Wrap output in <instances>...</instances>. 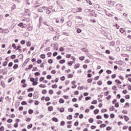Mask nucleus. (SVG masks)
Listing matches in <instances>:
<instances>
[{
    "label": "nucleus",
    "mask_w": 131,
    "mask_h": 131,
    "mask_svg": "<svg viewBox=\"0 0 131 131\" xmlns=\"http://www.w3.org/2000/svg\"><path fill=\"white\" fill-rule=\"evenodd\" d=\"M71 59L73 60L72 61L68 62V65L69 66H72L73 64H74L76 61V58L74 56H72Z\"/></svg>",
    "instance_id": "1"
},
{
    "label": "nucleus",
    "mask_w": 131,
    "mask_h": 131,
    "mask_svg": "<svg viewBox=\"0 0 131 131\" xmlns=\"http://www.w3.org/2000/svg\"><path fill=\"white\" fill-rule=\"evenodd\" d=\"M43 83H48L49 82V81L48 80H45V77H41L39 78V82H42Z\"/></svg>",
    "instance_id": "2"
},
{
    "label": "nucleus",
    "mask_w": 131,
    "mask_h": 131,
    "mask_svg": "<svg viewBox=\"0 0 131 131\" xmlns=\"http://www.w3.org/2000/svg\"><path fill=\"white\" fill-rule=\"evenodd\" d=\"M21 83H22L21 86L23 88H27V84L26 83V80H25V79L21 80Z\"/></svg>",
    "instance_id": "3"
},
{
    "label": "nucleus",
    "mask_w": 131,
    "mask_h": 131,
    "mask_svg": "<svg viewBox=\"0 0 131 131\" xmlns=\"http://www.w3.org/2000/svg\"><path fill=\"white\" fill-rule=\"evenodd\" d=\"M17 26H18V27H21V28L23 29L26 28V27H27V25L26 24H23V23H20L17 25Z\"/></svg>",
    "instance_id": "4"
},
{
    "label": "nucleus",
    "mask_w": 131,
    "mask_h": 131,
    "mask_svg": "<svg viewBox=\"0 0 131 131\" xmlns=\"http://www.w3.org/2000/svg\"><path fill=\"white\" fill-rule=\"evenodd\" d=\"M67 124H69L67 125V128H71V127H72V121H69L67 122Z\"/></svg>",
    "instance_id": "5"
},
{
    "label": "nucleus",
    "mask_w": 131,
    "mask_h": 131,
    "mask_svg": "<svg viewBox=\"0 0 131 131\" xmlns=\"http://www.w3.org/2000/svg\"><path fill=\"white\" fill-rule=\"evenodd\" d=\"M32 68H33V65L32 64H30L28 66V68H26L25 70L26 71H28V70H30Z\"/></svg>",
    "instance_id": "6"
},
{
    "label": "nucleus",
    "mask_w": 131,
    "mask_h": 131,
    "mask_svg": "<svg viewBox=\"0 0 131 131\" xmlns=\"http://www.w3.org/2000/svg\"><path fill=\"white\" fill-rule=\"evenodd\" d=\"M58 82H59V78H58V77H56V78L55 79V80H51L52 83H55V82L56 83H57Z\"/></svg>",
    "instance_id": "7"
},
{
    "label": "nucleus",
    "mask_w": 131,
    "mask_h": 131,
    "mask_svg": "<svg viewBox=\"0 0 131 131\" xmlns=\"http://www.w3.org/2000/svg\"><path fill=\"white\" fill-rule=\"evenodd\" d=\"M47 110L49 112H51V111L54 110V107L53 106H50L48 107Z\"/></svg>",
    "instance_id": "8"
},
{
    "label": "nucleus",
    "mask_w": 131,
    "mask_h": 131,
    "mask_svg": "<svg viewBox=\"0 0 131 131\" xmlns=\"http://www.w3.org/2000/svg\"><path fill=\"white\" fill-rule=\"evenodd\" d=\"M116 64L118 65H123L124 64V62L122 61V60H119L118 61H116Z\"/></svg>",
    "instance_id": "9"
},
{
    "label": "nucleus",
    "mask_w": 131,
    "mask_h": 131,
    "mask_svg": "<svg viewBox=\"0 0 131 131\" xmlns=\"http://www.w3.org/2000/svg\"><path fill=\"white\" fill-rule=\"evenodd\" d=\"M39 88H40L41 89H45L47 88V85L43 84H40L39 85Z\"/></svg>",
    "instance_id": "10"
},
{
    "label": "nucleus",
    "mask_w": 131,
    "mask_h": 131,
    "mask_svg": "<svg viewBox=\"0 0 131 131\" xmlns=\"http://www.w3.org/2000/svg\"><path fill=\"white\" fill-rule=\"evenodd\" d=\"M80 67V64L79 63H76L75 64L74 68L75 69H77V68H79Z\"/></svg>",
    "instance_id": "11"
},
{
    "label": "nucleus",
    "mask_w": 131,
    "mask_h": 131,
    "mask_svg": "<svg viewBox=\"0 0 131 131\" xmlns=\"http://www.w3.org/2000/svg\"><path fill=\"white\" fill-rule=\"evenodd\" d=\"M66 62V60L65 59H61L59 61V64H64V63Z\"/></svg>",
    "instance_id": "12"
},
{
    "label": "nucleus",
    "mask_w": 131,
    "mask_h": 131,
    "mask_svg": "<svg viewBox=\"0 0 131 131\" xmlns=\"http://www.w3.org/2000/svg\"><path fill=\"white\" fill-rule=\"evenodd\" d=\"M52 121H54V122H58L59 121V120L58 119V118H56V117H53L52 119Z\"/></svg>",
    "instance_id": "13"
},
{
    "label": "nucleus",
    "mask_w": 131,
    "mask_h": 131,
    "mask_svg": "<svg viewBox=\"0 0 131 131\" xmlns=\"http://www.w3.org/2000/svg\"><path fill=\"white\" fill-rule=\"evenodd\" d=\"M1 84L2 87L4 88H6V83H5V82L4 81H1Z\"/></svg>",
    "instance_id": "14"
},
{
    "label": "nucleus",
    "mask_w": 131,
    "mask_h": 131,
    "mask_svg": "<svg viewBox=\"0 0 131 131\" xmlns=\"http://www.w3.org/2000/svg\"><path fill=\"white\" fill-rule=\"evenodd\" d=\"M41 93H42V95H47L48 91H47V90L44 89L41 91Z\"/></svg>",
    "instance_id": "15"
},
{
    "label": "nucleus",
    "mask_w": 131,
    "mask_h": 131,
    "mask_svg": "<svg viewBox=\"0 0 131 131\" xmlns=\"http://www.w3.org/2000/svg\"><path fill=\"white\" fill-rule=\"evenodd\" d=\"M27 91L29 93H30V92H33V91H34V89L33 88H30L28 89Z\"/></svg>",
    "instance_id": "16"
},
{
    "label": "nucleus",
    "mask_w": 131,
    "mask_h": 131,
    "mask_svg": "<svg viewBox=\"0 0 131 131\" xmlns=\"http://www.w3.org/2000/svg\"><path fill=\"white\" fill-rule=\"evenodd\" d=\"M128 107H129V103L126 102L124 105V108H128Z\"/></svg>",
    "instance_id": "17"
},
{
    "label": "nucleus",
    "mask_w": 131,
    "mask_h": 131,
    "mask_svg": "<svg viewBox=\"0 0 131 131\" xmlns=\"http://www.w3.org/2000/svg\"><path fill=\"white\" fill-rule=\"evenodd\" d=\"M46 102H49V101H51V98L49 96H46L45 97Z\"/></svg>",
    "instance_id": "18"
},
{
    "label": "nucleus",
    "mask_w": 131,
    "mask_h": 131,
    "mask_svg": "<svg viewBox=\"0 0 131 131\" xmlns=\"http://www.w3.org/2000/svg\"><path fill=\"white\" fill-rule=\"evenodd\" d=\"M64 102H65V100H64V99H63L62 98H60L59 100V103H60V104H63Z\"/></svg>",
    "instance_id": "19"
},
{
    "label": "nucleus",
    "mask_w": 131,
    "mask_h": 131,
    "mask_svg": "<svg viewBox=\"0 0 131 131\" xmlns=\"http://www.w3.org/2000/svg\"><path fill=\"white\" fill-rule=\"evenodd\" d=\"M66 57L67 59H70V58H72V56H71V54H67Z\"/></svg>",
    "instance_id": "20"
},
{
    "label": "nucleus",
    "mask_w": 131,
    "mask_h": 131,
    "mask_svg": "<svg viewBox=\"0 0 131 131\" xmlns=\"http://www.w3.org/2000/svg\"><path fill=\"white\" fill-rule=\"evenodd\" d=\"M26 46L27 47H31V42L30 41H28L26 42Z\"/></svg>",
    "instance_id": "21"
},
{
    "label": "nucleus",
    "mask_w": 131,
    "mask_h": 131,
    "mask_svg": "<svg viewBox=\"0 0 131 131\" xmlns=\"http://www.w3.org/2000/svg\"><path fill=\"white\" fill-rule=\"evenodd\" d=\"M40 58L42 59H45L46 58V54H41L40 55Z\"/></svg>",
    "instance_id": "22"
},
{
    "label": "nucleus",
    "mask_w": 131,
    "mask_h": 131,
    "mask_svg": "<svg viewBox=\"0 0 131 131\" xmlns=\"http://www.w3.org/2000/svg\"><path fill=\"white\" fill-rule=\"evenodd\" d=\"M120 32H121V33H125V30L123 29V28H120Z\"/></svg>",
    "instance_id": "23"
},
{
    "label": "nucleus",
    "mask_w": 131,
    "mask_h": 131,
    "mask_svg": "<svg viewBox=\"0 0 131 131\" xmlns=\"http://www.w3.org/2000/svg\"><path fill=\"white\" fill-rule=\"evenodd\" d=\"M115 82H116L117 84H121V82L118 79L115 80Z\"/></svg>",
    "instance_id": "24"
},
{
    "label": "nucleus",
    "mask_w": 131,
    "mask_h": 131,
    "mask_svg": "<svg viewBox=\"0 0 131 131\" xmlns=\"http://www.w3.org/2000/svg\"><path fill=\"white\" fill-rule=\"evenodd\" d=\"M28 30L31 31L32 29H33V28L32 26H30V24H29V27H28Z\"/></svg>",
    "instance_id": "25"
},
{
    "label": "nucleus",
    "mask_w": 131,
    "mask_h": 131,
    "mask_svg": "<svg viewBox=\"0 0 131 131\" xmlns=\"http://www.w3.org/2000/svg\"><path fill=\"white\" fill-rule=\"evenodd\" d=\"M124 120H125L126 121V122H127V121H128L129 120V118H128V117L127 116H124Z\"/></svg>",
    "instance_id": "26"
},
{
    "label": "nucleus",
    "mask_w": 131,
    "mask_h": 131,
    "mask_svg": "<svg viewBox=\"0 0 131 131\" xmlns=\"http://www.w3.org/2000/svg\"><path fill=\"white\" fill-rule=\"evenodd\" d=\"M73 77V74H69L68 75V78H72Z\"/></svg>",
    "instance_id": "27"
},
{
    "label": "nucleus",
    "mask_w": 131,
    "mask_h": 131,
    "mask_svg": "<svg viewBox=\"0 0 131 131\" xmlns=\"http://www.w3.org/2000/svg\"><path fill=\"white\" fill-rule=\"evenodd\" d=\"M126 85L127 86L128 91H131V85L130 84H126Z\"/></svg>",
    "instance_id": "28"
},
{
    "label": "nucleus",
    "mask_w": 131,
    "mask_h": 131,
    "mask_svg": "<svg viewBox=\"0 0 131 131\" xmlns=\"http://www.w3.org/2000/svg\"><path fill=\"white\" fill-rule=\"evenodd\" d=\"M41 62H42V60H41V59H37V60L36 61V63H37V64H41Z\"/></svg>",
    "instance_id": "29"
},
{
    "label": "nucleus",
    "mask_w": 131,
    "mask_h": 131,
    "mask_svg": "<svg viewBox=\"0 0 131 131\" xmlns=\"http://www.w3.org/2000/svg\"><path fill=\"white\" fill-rule=\"evenodd\" d=\"M51 74H56V73H57V71H56V70H52L51 71Z\"/></svg>",
    "instance_id": "30"
},
{
    "label": "nucleus",
    "mask_w": 131,
    "mask_h": 131,
    "mask_svg": "<svg viewBox=\"0 0 131 131\" xmlns=\"http://www.w3.org/2000/svg\"><path fill=\"white\" fill-rule=\"evenodd\" d=\"M125 99H126V100H129L130 96H129V95H125Z\"/></svg>",
    "instance_id": "31"
},
{
    "label": "nucleus",
    "mask_w": 131,
    "mask_h": 131,
    "mask_svg": "<svg viewBox=\"0 0 131 131\" xmlns=\"http://www.w3.org/2000/svg\"><path fill=\"white\" fill-rule=\"evenodd\" d=\"M112 89L113 90V91H118V89H117V87H116V86H113L112 87Z\"/></svg>",
    "instance_id": "32"
},
{
    "label": "nucleus",
    "mask_w": 131,
    "mask_h": 131,
    "mask_svg": "<svg viewBox=\"0 0 131 131\" xmlns=\"http://www.w3.org/2000/svg\"><path fill=\"white\" fill-rule=\"evenodd\" d=\"M93 81V79L92 78H89L87 80V82H88V83H92Z\"/></svg>",
    "instance_id": "33"
},
{
    "label": "nucleus",
    "mask_w": 131,
    "mask_h": 131,
    "mask_svg": "<svg viewBox=\"0 0 131 131\" xmlns=\"http://www.w3.org/2000/svg\"><path fill=\"white\" fill-rule=\"evenodd\" d=\"M40 68H45V62H42L39 66Z\"/></svg>",
    "instance_id": "34"
},
{
    "label": "nucleus",
    "mask_w": 131,
    "mask_h": 131,
    "mask_svg": "<svg viewBox=\"0 0 131 131\" xmlns=\"http://www.w3.org/2000/svg\"><path fill=\"white\" fill-rule=\"evenodd\" d=\"M101 113H105V112H107V109H106V108H102L101 110Z\"/></svg>",
    "instance_id": "35"
},
{
    "label": "nucleus",
    "mask_w": 131,
    "mask_h": 131,
    "mask_svg": "<svg viewBox=\"0 0 131 131\" xmlns=\"http://www.w3.org/2000/svg\"><path fill=\"white\" fill-rule=\"evenodd\" d=\"M48 93H49V95H53V94H54V91H53L52 90H50L48 91Z\"/></svg>",
    "instance_id": "36"
},
{
    "label": "nucleus",
    "mask_w": 131,
    "mask_h": 131,
    "mask_svg": "<svg viewBox=\"0 0 131 131\" xmlns=\"http://www.w3.org/2000/svg\"><path fill=\"white\" fill-rule=\"evenodd\" d=\"M52 88V89H57V88H58V85L56 84H53Z\"/></svg>",
    "instance_id": "37"
},
{
    "label": "nucleus",
    "mask_w": 131,
    "mask_h": 131,
    "mask_svg": "<svg viewBox=\"0 0 131 131\" xmlns=\"http://www.w3.org/2000/svg\"><path fill=\"white\" fill-rule=\"evenodd\" d=\"M67 119H68L69 120H71V119H72V115H70L67 117Z\"/></svg>",
    "instance_id": "38"
},
{
    "label": "nucleus",
    "mask_w": 131,
    "mask_h": 131,
    "mask_svg": "<svg viewBox=\"0 0 131 131\" xmlns=\"http://www.w3.org/2000/svg\"><path fill=\"white\" fill-rule=\"evenodd\" d=\"M110 111H114L115 110V108L114 107V106H112L109 108Z\"/></svg>",
    "instance_id": "39"
},
{
    "label": "nucleus",
    "mask_w": 131,
    "mask_h": 131,
    "mask_svg": "<svg viewBox=\"0 0 131 131\" xmlns=\"http://www.w3.org/2000/svg\"><path fill=\"white\" fill-rule=\"evenodd\" d=\"M99 110L96 109L94 111V114H98L99 113Z\"/></svg>",
    "instance_id": "40"
},
{
    "label": "nucleus",
    "mask_w": 131,
    "mask_h": 131,
    "mask_svg": "<svg viewBox=\"0 0 131 131\" xmlns=\"http://www.w3.org/2000/svg\"><path fill=\"white\" fill-rule=\"evenodd\" d=\"M18 64H15L14 66H13V69H17V68H18Z\"/></svg>",
    "instance_id": "41"
},
{
    "label": "nucleus",
    "mask_w": 131,
    "mask_h": 131,
    "mask_svg": "<svg viewBox=\"0 0 131 131\" xmlns=\"http://www.w3.org/2000/svg\"><path fill=\"white\" fill-rule=\"evenodd\" d=\"M89 122H90V123H93V122H94V119L93 118H90L89 119Z\"/></svg>",
    "instance_id": "42"
},
{
    "label": "nucleus",
    "mask_w": 131,
    "mask_h": 131,
    "mask_svg": "<svg viewBox=\"0 0 131 131\" xmlns=\"http://www.w3.org/2000/svg\"><path fill=\"white\" fill-rule=\"evenodd\" d=\"M37 84H38V82L37 81L33 82L32 85H37Z\"/></svg>",
    "instance_id": "43"
},
{
    "label": "nucleus",
    "mask_w": 131,
    "mask_h": 131,
    "mask_svg": "<svg viewBox=\"0 0 131 131\" xmlns=\"http://www.w3.org/2000/svg\"><path fill=\"white\" fill-rule=\"evenodd\" d=\"M65 79H66V78H65V76H62V77H61L60 78V79L61 81H64V80H65Z\"/></svg>",
    "instance_id": "44"
},
{
    "label": "nucleus",
    "mask_w": 131,
    "mask_h": 131,
    "mask_svg": "<svg viewBox=\"0 0 131 131\" xmlns=\"http://www.w3.org/2000/svg\"><path fill=\"white\" fill-rule=\"evenodd\" d=\"M53 62H54V61L52 59H50L48 60V63L49 64H53Z\"/></svg>",
    "instance_id": "45"
},
{
    "label": "nucleus",
    "mask_w": 131,
    "mask_h": 131,
    "mask_svg": "<svg viewBox=\"0 0 131 131\" xmlns=\"http://www.w3.org/2000/svg\"><path fill=\"white\" fill-rule=\"evenodd\" d=\"M102 83L103 82L101 80H99L97 82L98 85H102Z\"/></svg>",
    "instance_id": "46"
},
{
    "label": "nucleus",
    "mask_w": 131,
    "mask_h": 131,
    "mask_svg": "<svg viewBox=\"0 0 131 131\" xmlns=\"http://www.w3.org/2000/svg\"><path fill=\"white\" fill-rule=\"evenodd\" d=\"M7 65H8V61H5V62H3V67H6V66H7Z\"/></svg>",
    "instance_id": "47"
},
{
    "label": "nucleus",
    "mask_w": 131,
    "mask_h": 131,
    "mask_svg": "<svg viewBox=\"0 0 131 131\" xmlns=\"http://www.w3.org/2000/svg\"><path fill=\"white\" fill-rule=\"evenodd\" d=\"M64 111H65V109L64 108V107H61L59 109V112L62 113V112H64Z\"/></svg>",
    "instance_id": "48"
},
{
    "label": "nucleus",
    "mask_w": 131,
    "mask_h": 131,
    "mask_svg": "<svg viewBox=\"0 0 131 131\" xmlns=\"http://www.w3.org/2000/svg\"><path fill=\"white\" fill-rule=\"evenodd\" d=\"M84 59H85V57L83 56L79 57L80 61H83V60H84Z\"/></svg>",
    "instance_id": "49"
},
{
    "label": "nucleus",
    "mask_w": 131,
    "mask_h": 131,
    "mask_svg": "<svg viewBox=\"0 0 131 131\" xmlns=\"http://www.w3.org/2000/svg\"><path fill=\"white\" fill-rule=\"evenodd\" d=\"M57 60H61L62 59V56L58 55L56 57Z\"/></svg>",
    "instance_id": "50"
},
{
    "label": "nucleus",
    "mask_w": 131,
    "mask_h": 131,
    "mask_svg": "<svg viewBox=\"0 0 131 131\" xmlns=\"http://www.w3.org/2000/svg\"><path fill=\"white\" fill-rule=\"evenodd\" d=\"M12 47L14 50H16V49H17V46L15 43H13Z\"/></svg>",
    "instance_id": "51"
},
{
    "label": "nucleus",
    "mask_w": 131,
    "mask_h": 131,
    "mask_svg": "<svg viewBox=\"0 0 131 131\" xmlns=\"http://www.w3.org/2000/svg\"><path fill=\"white\" fill-rule=\"evenodd\" d=\"M117 99H114L113 101H112V104H116V103H117Z\"/></svg>",
    "instance_id": "52"
},
{
    "label": "nucleus",
    "mask_w": 131,
    "mask_h": 131,
    "mask_svg": "<svg viewBox=\"0 0 131 131\" xmlns=\"http://www.w3.org/2000/svg\"><path fill=\"white\" fill-rule=\"evenodd\" d=\"M3 32L4 33H9V30L8 29H6L4 30H3Z\"/></svg>",
    "instance_id": "53"
},
{
    "label": "nucleus",
    "mask_w": 131,
    "mask_h": 131,
    "mask_svg": "<svg viewBox=\"0 0 131 131\" xmlns=\"http://www.w3.org/2000/svg\"><path fill=\"white\" fill-rule=\"evenodd\" d=\"M29 114H32L33 113V110L29 109L28 111Z\"/></svg>",
    "instance_id": "54"
},
{
    "label": "nucleus",
    "mask_w": 131,
    "mask_h": 131,
    "mask_svg": "<svg viewBox=\"0 0 131 131\" xmlns=\"http://www.w3.org/2000/svg\"><path fill=\"white\" fill-rule=\"evenodd\" d=\"M37 70H38V69H37V67H34L33 68L32 71L33 72L37 71Z\"/></svg>",
    "instance_id": "55"
},
{
    "label": "nucleus",
    "mask_w": 131,
    "mask_h": 131,
    "mask_svg": "<svg viewBox=\"0 0 131 131\" xmlns=\"http://www.w3.org/2000/svg\"><path fill=\"white\" fill-rule=\"evenodd\" d=\"M115 107L116 108H118V107H119V103L118 102L116 103V104H115Z\"/></svg>",
    "instance_id": "56"
},
{
    "label": "nucleus",
    "mask_w": 131,
    "mask_h": 131,
    "mask_svg": "<svg viewBox=\"0 0 131 131\" xmlns=\"http://www.w3.org/2000/svg\"><path fill=\"white\" fill-rule=\"evenodd\" d=\"M60 125L61 126H64V125H65V121H62L60 123Z\"/></svg>",
    "instance_id": "57"
},
{
    "label": "nucleus",
    "mask_w": 131,
    "mask_h": 131,
    "mask_svg": "<svg viewBox=\"0 0 131 131\" xmlns=\"http://www.w3.org/2000/svg\"><path fill=\"white\" fill-rule=\"evenodd\" d=\"M47 78L49 80L52 79V76L51 75H48L47 76Z\"/></svg>",
    "instance_id": "58"
},
{
    "label": "nucleus",
    "mask_w": 131,
    "mask_h": 131,
    "mask_svg": "<svg viewBox=\"0 0 131 131\" xmlns=\"http://www.w3.org/2000/svg\"><path fill=\"white\" fill-rule=\"evenodd\" d=\"M98 103V101L97 100H93L91 104H97Z\"/></svg>",
    "instance_id": "59"
},
{
    "label": "nucleus",
    "mask_w": 131,
    "mask_h": 131,
    "mask_svg": "<svg viewBox=\"0 0 131 131\" xmlns=\"http://www.w3.org/2000/svg\"><path fill=\"white\" fill-rule=\"evenodd\" d=\"M21 104L23 105H27V102H26V101H24L21 102Z\"/></svg>",
    "instance_id": "60"
},
{
    "label": "nucleus",
    "mask_w": 131,
    "mask_h": 131,
    "mask_svg": "<svg viewBox=\"0 0 131 131\" xmlns=\"http://www.w3.org/2000/svg\"><path fill=\"white\" fill-rule=\"evenodd\" d=\"M5 130V127L3 126H2L0 127V131H4Z\"/></svg>",
    "instance_id": "61"
},
{
    "label": "nucleus",
    "mask_w": 131,
    "mask_h": 131,
    "mask_svg": "<svg viewBox=\"0 0 131 131\" xmlns=\"http://www.w3.org/2000/svg\"><path fill=\"white\" fill-rule=\"evenodd\" d=\"M97 119H102V116L98 115L96 116Z\"/></svg>",
    "instance_id": "62"
},
{
    "label": "nucleus",
    "mask_w": 131,
    "mask_h": 131,
    "mask_svg": "<svg viewBox=\"0 0 131 131\" xmlns=\"http://www.w3.org/2000/svg\"><path fill=\"white\" fill-rule=\"evenodd\" d=\"M13 66V62H10L8 64V67H12Z\"/></svg>",
    "instance_id": "63"
},
{
    "label": "nucleus",
    "mask_w": 131,
    "mask_h": 131,
    "mask_svg": "<svg viewBox=\"0 0 131 131\" xmlns=\"http://www.w3.org/2000/svg\"><path fill=\"white\" fill-rule=\"evenodd\" d=\"M32 127V124H30L27 126V128L29 129Z\"/></svg>",
    "instance_id": "64"
}]
</instances>
